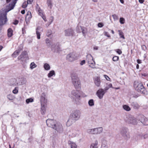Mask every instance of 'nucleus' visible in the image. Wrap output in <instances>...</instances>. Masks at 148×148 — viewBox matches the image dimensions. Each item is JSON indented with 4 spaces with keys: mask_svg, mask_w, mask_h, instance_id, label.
Wrapping results in <instances>:
<instances>
[{
    "mask_svg": "<svg viewBox=\"0 0 148 148\" xmlns=\"http://www.w3.org/2000/svg\"><path fill=\"white\" fill-rule=\"evenodd\" d=\"M106 92L103 89L101 88L97 91L96 95L100 99H101Z\"/></svg>",
    "mask_w": 148,
    "mask_h": 148,
    "instance_id": "16",
    "label": "nucleus"
},
{
    "mask_svg": "<svg viewBox=\"0 0 148 148\" xmlns=\"http://www.w3.org/2000/svg\"><path fill=\"white\" fill-rule=\"evenodd\" d=\"M76 56L74 53H70L66 56L67 60L70 62H72L75 60Z\"/></svg>",
    "mask_w": 148,
    "mask_h": 148,
    "instance_id": "15",
    "label": "nucleus"
},
{
    "mask_svg": "<svg viewBox=\"0 0 148 148\" xmlns=\"http://www.w3.org/2000/svg\"><path fill=\"white\" fill-rule=\"evenodd\" d=\"M75 122L76 121L70 116L66 122V125L68 127H69Z\"/></svg>",
    "mask_w": 148,
    "mask_h": 148,
    "instance_id": "21",
    "label": "nucleus"
},
{
    "mask_svg": "<svg viewBox=\"0 0 148 148\" xmlns=\"http://www.w3.org/2000/svg\"><path fill=\"white\" fill-rule=\"evenodd\" d=\"M121 133L126 140H128L130 138V136L128 132V129L126 127L122 128L121 131Z\"/></svg>",
    "mask_w": 148,
    "mask_h": 148,
    "instance_id": "8",
    "label": "nucleus"
},
{
    "mask_svg": "<svg viewBox=\"0 0 148 148\" xmlns=\"http://www.w3.org/2000/svg\"><path fill=\"white\" fill-rule=\"evenodd\" d=\"M81 114V112L80 110H76L72 112L70 116L76 121L79 120L80 118Z\"/></svg>",
    "mask_w": 148,
    "mask_h": 148,
    "instance_id": "6",
    "label": "nucleus"
},
{
    "mask_svg": "<svg viewBox=\"0 0 148 148\" xmlns=\"http://www.w3.org/2000/svg\"><path fill=\"white\" fill-rule=\"evenodd\" d=\"M140 121L144 125H148V119L143 115L140 116Z\"/></svg>",
    "mask_w": 148,
    "mask_h": 148,
    "instance_id": "20",
    "label": "nucleus"
},
{
    "mask_svg": "<svg viewBox=\"0 0 148 148\" xmlns=\"http://www.w3.org/2000/svg\"><path fill=\"white\" fill-rule=\"evenodd\" d=\"M45 43L47 45V46L48 47H51V42L50 40L48 38H46L45 39Z\"/></svg>",
    "mask_w": 148,
    "mask_h": 148,
    "instance_id": "29",
    "label": "nucleus"
},
{
    "mask_svg": "<svg viewBox=\"0 0 148 148\" xmlns=\"http://www.w3.org/2000/svg\"><path fill=\"white\" fill-rule=\"evenodd\" d=\"M27 4L26 2H24L22 4V7L23 8H25L27 7Z\"/></svg>",
    "mask_w": 148,
    "mask_h": 148,
    "instance_id": "50",
    "label": "nucleus"
},
{
    "mask_svg": "<svg viewBox=\"0 0 148 148\" xmlns=\"http://www.w3.org/2000/svg\"><path fill=\"white\" fill-rule=\"evenodd\" d=\"M112 16L114 20H116L118 19V16L116 14H114L113 15H112Z\"/></svg>",
    "mask_w": 148,
    "mask_h": 148,
    "instance_id": "48",
    "label": "nucleus"
},
{
    "mask_svg": "<svg viewBox=\"0 0 148 148\" xmlns=\"http://www.w3.org/2000/svg\"><path fill=\"white\" fill-rule=\"evenodd\" d=\"M119 57L118 56H114L112 58L113 60L114 61H116L119 60Z\"/></svg>",
    "mask_w": 148,
    "mask_h": 148,
    "instance_id": "49",
    "label": "nucleus"
},
{
    "mask_svg": "<svg viewBox=\"0 0 148 148\" xmlns=\"http://www.w3.org/2000/svg\"><path fill=\"white\" fill-rule=\"evenodd\" d=\"M144 0H139V2L140 3H143L144 2Z\"/></svg>",
    "mask_w": 148,
    "mask_h": 148,
    "instance_id": "61",
    "label": "nucleus"
},
{
    "mask_svg": "<svg viewBox=\"0 0 148 148\" xmlns=\"http://www.w3.org/2000/svg\"><path fill=\"white\" fill-rule=\"evenodd\" d=\"M88 104L90 106H92L94 105V100L92 99L90 100L88 102Z\"/></svg>",
    "mask_w": 148,
    "mask_h": 148,
    "instance_id": "42",
    "label": "nucleus"
},
{
    "mask_svg": "<svg viewBox=\"0 0 148 148\" xmlns=\"http://www.w3.org/2000/svg\"><path fill=\"white\" fill-rule=\"evenodd\" d=\"M47 3L48 6L51 9L52 6V4L51 0H47Z\"/></svg>",
    "mask_w": 148,
    "mask_h": 148,
    "instance_id": "39",
    "label": "nucleus"
},
{
    "mask_svg": "<svg viewBox=\"0 0 148 148\" xmlns=\"http://www.w3.org/2000/svg\"><path fill=\"white\" fill-rule=\"evenodd\" d=\"M134 86L135 89L138 92L145 94L146 90L142 83L140 81H135L134 83Z\"/></svg>",
    "mask_w": 148,
    "mask_h": 148,
    "instance_id": "3",
    "label": "nucleus"
},
{
    "mask_svg": "<svg viewBox=\"0 0 148 148\" xmlns=\"http://www.w3.org/2000/svg\"><path fill=\"white\" fill-rule=\"evenodd\" d=\"M93 82L95 85L99 87L101 85V80L100 77L98 76H95L93 78Z\"/></svg>",
    "mask_w": 148,
    "mask_h": 148,
    "instance_id": "18",
    "label": "nucleus"
},
{
    "mask_svg": "<svg viewBox=\"0 0 148 148\" xmlns=\"http://www.w3.org/2000/svg\"><path fill=\"white\" fill-rule=\"evenodd\" d=\"M64 34L65 36H72L74 35V31L71 28L66 29L64 31Z\"/></svg>",
    "mask_w": 148,
    "mask_h": 148,
    "instance_id": "13",
    "label": "nucleus"
},
{
    "mask_svg": "<svg viewBox=\"0 0 148 148\" xmlns=\"http://www.w3.org/2000/svg\"><path fill=\"white\" fill-rule=\"evenodd\" d=\"M125 19L121 17L120 18L119 22L121 24H123L125 23Z\"/></svg>",
    "mask_w": 148,
    "mask_h": 148,
    "instance_id": "46",
    "label": "nucleus"
},
{
    "mask_svg": "<svg viewBox=\"0 0 148 148\" xmlns=\"http://www.w3.org/2000/svg\"><path fill=\"white\" fill-rule=\"evenodd\" d=\"M18 21L17 20H16V21H14V23H14V24L15 25H16V24H18Z\"/></svg>",
    "mask_w": 148,
    "mask_h": 148,
    "instance_id": "62",
    "label": "nucleus"
},
{
    "mask_svg": "<svg viewBox=\"0 0 148 148\" xmlns=\"http://www.w3.org/2000/svg\"><path fill=\"white\" fill-rule=\"evenodd\" d=\"M42 31V29L40 27H38L36 29V34L37 38L38 39H40V33Z\"/></svg>",
    "mask_w": 148,
    "mask_h": 148,
    "instance_id": "23",
    "label": "nucleus"
},
{
    "mask_svg": "<svg viewBox=\"0 0 148 148\" xmlns=\"http://www.w3.org/2000/svg\"><path fill=\"white\" fill-rule=\"evenodd\" d=\"M104 34L105 36H107L108 37H110V35H109V33L108 32H105L104 33Z\"/></svg>",
    "mask_w": 148,
    "mask_h": 148,
    "instance_id": "54",
    "label": "nucleus"
},
{
    "mask_svg": "<svg viewBox=\"0 0 148 148\" xmlns=\"http://www.w3.org/2000/svg\"><path fill=\"white\" fill-rule=\"evenodd\" d=\"M18 88L17 87H15L14 88V89L13 90V92L14 94H16L18 93Z\"/></svg>",
    "mask_w": 148,
    "mask_h": 148,
    "instance_id": "47",
    "label": "nucleus"
},
{
    "mask_svg": "<svg viewBox=\"0 0 148 148\" xmlns=\"http://www.w3.org/2000/svg\"><path fill=\"white\" fill-rule=\"evenodd\" d=\"M86 61L88 63L89 66L92 68H95V63L90 54H88L86 56Z\"/></svg>",
    "mask_w": 148,
    "mask_h": 148,
    "instance_id": "7",
    "label": "nucleus"
},
{
    "mask_svg": "<svg viewBox=\"0 0 148 148\" xmlns=\"http://www.w3.org/2000/svg\"><path fill=\"white\" fill-rule=\"evenodd\" d=\"M54 129L60 133H62L63 131V127L62 124L59 122H57Z\"/></svg>",
    "mask_w": 148,
    "mask_h": 148,
    "instance_id": "12",
    "label": "nucleus"
},
{
    "mask_svg": "<svg viewBox=\"0 0 148 148\" xmlns=\"http://www.w3.org/2000/svg\"><path fill=\"white\" fill-rule=\"evenodd\" d=\"M141 139H145L148 138V134H140L138 135Z\"/></svg>",
    "mask_w": 148,
    "mask_h": 148,
    "instance_id": "28",
    "label": "nucleus"
},
{
    "mask_svg": "<svg viewBox=\"0 0 148 148\" xmlns=\"http://www.w3.org/2000/svg\"><path fill=\"white\" fill-rule=\"evenodd\" d=\"M40 101L41 104H45L47 103V99L46 94L43 92L40 96Z\"/></svg>",
    "mask_w": 148,
    "mask_h": 148,
    "instance_id": "19",
    "label": "nucleus"
},
{
    "mask_svg": "<svg viewBox=\"0 0 148 148\" xmlns=\"http://www.w3.org/2000/svg\"><path fill=\"white\" fill-rule=\"evenodd\" d=\"M22 50L21 49L16 50L12 54V56L13 57H16L19 54V53Z\"/></svg>",
    "mask_w": 148,
    "mask_h": 148,
    "instance_id": "27",
    "label": "nucleus"
},
{
    "mask_svg": "<svg viewBox=\"0 0 148 148\" xmlns=\"http://www.w3.org/2000/svg\"><path fill=\"white\" fill-rule=\"evenodd\" d=\"M13 81L14 82H15L14 83H13L12 84H11V85L14 86H16L17 85H21L25 84L26 82V79L25 78H21L19 82H18L16 83V80L14 79H13Z\"/></svg>",
    "mask_w": 148,
    "mask_h": 148,
    "instance_id": "11",
    "label": "nucleus"
},
{
    "mask_svg": "<svg viewBox=\"0 0 148 148\" xmlns=\"http://www.w3.org/2000/svg\"><path fill=\"white\" fill-rule=\"evenodd\" d=\"M131 105L135 109H138L139 107V105L137 102H132Z\"/></svg>",
    "mask_w": 148,
    "mask_h": 148,
    "instance_id": "34",
    "label": "nucleus"
},
{
    "mask_svg": "<svg viewBox=\"0 0 148 148\" xmlns=\"http://www.w3.org/2000/svg\"><path fill=\"white\" fill-rule=\"evenodd\" d=\"M32 18V15L31 12L29 11H28L26 15V19H27L28 20H29Z\"/></svg>",
    "mask_w": 148,
    "mask_h": 148,
    "instance_id": "31",
    "label": "nucleus"
},
{
    "mask_svg": "<svg viewBox=\"0 0 148 148\" xmlns=\"http://www.w3.org/2000/svg\"><path fill=\"white\" fill-rule=\"evenodd\" d=\"M116 52L118 53L119 54H121L122 53V51L120 49H116Z\"/></svg>",
    "mask_w": 148,
    "mask_h": 148,
    "instance_id": "55",
    "label": "nucleus"
},
{
    "mask_svg": "<svg viewBox=\"0 0 148 148\" xmlns=\"http://www.w3.org/2000/svg\"><path fill=\"white\" fill-rule=\"evenodd\" d=\"M118 32H119V34L120 36V38H122L123 39H124L125 38L123 35V32L121 30H119Z\"/></svg>",
    "mask_w": 148,
    "mask_h": 148,
    "instance_id": "43",
    "label": "nucleus"
},
{
    "mask_svg": "<svg viewBox=\"0 0 148 148\" xmlns=\"http://www.w3.org/2000/svg\"><path fill=\"white\" fill-rule=\"evenodd\" d=\"M33 0H27V4H31L32 3Z\"/></svg>",
    "mask_w": 148,
    "mask_h": 148,
    "instance_id": "59",
    "label": "nucleus"
},
{
    "mask_svg": "<svg viewBox=\"0 0 148 148\" xmlns=\"http://www.w3.org/2000/svg\"><path fill=\"white\" fill-rule=\"evenodd\" d=\"M57 122V121L54 119H48L46 121V123L47 126L53 129L55 127V126Z\"/></svg>",
    "mask_w": 148,
    "mask_h": 148,
    "instance_id": "10",
    "label": "nucleus"
},
{
    "mask_svg": "<svg viewBox=\"0 0 148 148\" xmlns=\"http://www.w3.org/2000/svg\"><path fill=\"white\" fill-rule=\"evenodd\" d=\"M18 0H12V1H11L8 5L6 6L5 12L3 13L2 11H0V14H1L2 15H4L7 17V13L10 10L13 9Z\"/></svg>",
    "mask_w": 148,
    "mask_h": 148,
    "instance_id": "4",
    "label": "nucleus"
},
{
    "mask_svg": "<svg viewBox=\"0 0 148 148\" xmlns=\"http://www.w3.org/2000/svg\"><path fill=\"white\" fill-rule=\"evenodd\" d=\"M36 10L39 15H42V14L43 13V11L38 4L36 5Z\"/></svg>",
    "mask_w": 148,
    "mask_h": 148,
    "instance_id": "25",
    "label": "nucleus"
},
{
    "mask_svg": "<svg viewBox=\"0 0 148 148\" xmlns=\"http://www.w3.org/2000/svg\"><path fill=\"white\" fill-rule=\"evenodd\" d=\"M123 108L124 110L127 111H130L131 110V108L129 106L126 105H123Z\"/></svg>",
    "mask_w": 148,
    "mask_h": 148,
    "instance_id": "37",
    "label": "nucleus"
},
{
    "mask_svg": "<svg viewBox=\"0 0 148 148\" xmlns=\"http://www.w3.org/2000/svg\"><path fill=\"white\" fill-rule=\"evenodd\" d=\"M51 34V30H48L47 32L46 35L47 36H49Z\"/></svg>",
    "mask_w": 148,
    "mask_h": 148,
    "instance_id": "53",
    "label": "nucleus"
},
{
    "mask_svg": "<svg viewBox=\"0 0 148 148\" xmlns=\"http://www.w3.org/2000/svg\"><path fill=\"white\" fill-rule=\"evenodd\" d=\"M83 27L77 26L76 27V32L78 33H80Z\"/></svg>",
    "mask_w": 148,
    "mask_h": 148,
    "instance_id": "40",
    "label": "nucleus"
},
{
    "mask_svg": "<svg viewBox=\"0 0 148 148\" xmlns=\"http://www.w3.org/2000/svg\"><path fill=\"white\" fill-rule=\"evenodd\" d=\"M34 101V100L32 98H30L27 99L26 100V103L28 104L30 102H32Z\"/></svg>",
    "mask_w": 148,
    "mask_h": 148,
    "instance_id": "45",
    "label": "nucleus"
},
{
    "mask_svg": "<svg viewBox=\"0 0 148 148\" xmlns=\"http://www.w3.org/2000/svg\"><path fill=\"white\" fill-rule=\"evenodd\" d=\"M103 131V128L100 127L88 129L87 130V132L90 134H97L102 133Z\"/></svg>",
    "mask_w": 148,
    "mask_h": 148,
    "instance_id": "5",
    "label": "nucleus"
},
{
    "mask_svg": "<svg viewBox=\"0 0 148 148\" xmlns=\"http://www.w3.org/2000/svg\"><path fill=\"white\" fill-rule=\"evenodd\" d=\"M82 32L84 36L85 37L87 32V30L86 28L83 27L82 29Z\"/></svg>",
    "mask_w": 148,
    "mask_h": 148,
    "instance_id": "33",
    "label": "nucleus"
},
{
    "mask_svg": "<svg viewBox=\"0 0 148 148\" xmlns=\"http://www.w3.org/2000/svg\"><path fill=\"white\" fill-rule=\"evenodd\" d=\"M27 54V52L25 51H24L22 52L21 54L18 57V60H21L22 61H24V59L26 57Z\"/></svg>",
    "mask_w": 148,
    "mask_h": 148,
    "instance_id": "22",
    "label": "nucleus"
},
{
    "mask_svg": "<svg viewBox=\"0 0 148 148\" xmlns=\"http://www.w3.org/2000/svg\"><path fill=\"white\" fill-rule=\"evenodd\" d=\"M51 49L53 52L56 53L60 52L62 50L58 43L52 45L51 46Z\"/></svg>",
    "mask_w": 148,
    "mask_h": 148,
    "instance_id": "9",
    "label": "nucleus"
},
{
    "mask_svg": "<svg viewBox=\"0 0 148 148\" xmlns=\"http://www.w3.org/2000/svg\"><path fill=\"white\" fill-rule=\"evenodd\" d=\"M71 78L74 88L76 89L80 88L81 87L80 81L77 76L74 73H73L71 75Z\"/></svg>",
    "mask_w": 148,
    "mask_h": 148,
    "instance_id": "2",
    "label": "nucleus"
},
{
    "mask_svg": "<svg viewBox=\"0 0 148 148\" xmlns=\"http://www.w3.org/2000/svg\"><path fill=\"white\" fill-rule=\"evenodd\" d=\"M81 95V93L79 91L75 90H72L71 93L69 95V97L71 99H73L75 103L78 105L80 104L79 101L80 100Z\"/></svg>",
    "mask_w": 148,
    "mask_h": 148,
    "instance_id": "1",
    "label": "nucleus"
},
{
    "mask_svg": "<svg viewBox=\"0 0 148 148\" xmlns=\"http://www.w3.org/2000/svg\"><path fill=\"white\" fill-rule=\"evenodd\" d=\"M142 48L143 50L145 51L146 49V47L145 45H143L142 46Z\"/></svg>",
    "mask_w": 148,
    "mask_h": 148,
    "instance_id": "57",
    "label": "nucleus"
},
{
    "mask_svg": "<svg viewBox=\"0 0 148 148\" xmlns=\"http://www.w3.org/2000/svg\"><path fill=\"white\" fill-rule=\"evenodd\" d=\"M36 65L34 62H32L30 65V68L31 69H33L36 66Z\"/></svg>",
    "mask_w": 148,
    "mask_h": 148,
    "instance_id": "44",
    "label": "nucleus"
},
{
    "mask_svg": "<svg viewBox=\"0 0 148 148\" xmlns=\"http://www.w3.org/2000/svg\"><path fill=\"white\" fill-rule=\"evenodd\" d=\"M104 77L107 80H110V78L107 75H104Z\"/></svg>",
    "mask_w": 148,
    "mask_h": 148,
    "instance_id": "56",
    "label": "nucleus"
},
{
    "mask_svg": "<svg viewBox=\"0 0 148 148\" xmlns=\"http://www.w3.org/2000/svg\"><path fill=\"white\" fill-rule=\"evenodd\" d=\"M55 75V73L53 70L50 71L48 74V76L49 77H50L53 75Z\"/></svg>",
    "mask_w": 148,
    "mask_h": 148,
    "instance_id": "41",
    "label": "nucleus"
},
{
    "mask_svg": "<svg viewBox=\"0 0 148 148\" xmlns=\"http://www.w3.org/2000/svg\"><path fill=\"white\" fill-rule=\"evenodd\" d=\"M98 142L97 140H96L95 143L92 144L90 146V148H97V145H98Z\"/></svg>",
    "mask_w": 148,
    "mask_h": 148,
    "instance_id": "30",
    "label": "nucleus"
},
{
    "mask_svg": "<svg viewBox=\"0 0 148 148\" xmlns=\"http://www.w3.org/2000/svg\"><path fill=\"white\" fill-rule=\"evenodd\" d=\"M125 121L127 123L133 125H136L137 123L136 119L132 116H129Z\"/></svg>",
    "mask_w": 148,
    "mask_h": 148,
    "instance_id": "14",
    "label": "nucleus"
},
{
    "mask_svg": "<svg viewBox=\"0 0 148 148\" xmlns=\"http://www.w3.org/2000/svg\"><path fill=\"white\" fill-rule=\"evenodd\" d=\"M46 109L45 106V104H41V112L42 114H45Z\"/></svg>",
    "mask_w": 148,
    "mask_h": 148,
    "instance_id": "26",
    "label": "nucleus"
},
{
    "mask_svg": "<svg viewBox=\"0 0 148 148\" xmlns=\"http://www.w3.org/2000/svg\"><path fill=\"white\" fill-rule=\"evenodd\" d=\"M21 13L22 14H25V10H22L21 12Z\"/></svg>",
    "mask_w": 148,
    "mask_h": 148,
    "instance_id": "63",
    "label": "nucleus"
},
{
    "mask_svg": "<svg viewBox=\"0 0 148 148\" xmlns=\"http://www.w3.org/2000/svg\"><path fill=\"white\" fill-rule=\"evenodd\" d=\"M13 30L11 28H9L8 30V36L9 37H11L12 35Z\"/></svg>",
    "mask_w": 148,
    "mask_h": 148,
    "instance_id": "36",
    "label": "nucleus"
},
{
    "mask_svg": "<svg viewBox=\"0 0 148 148\" xmlns=\"http://www.w3.org/2000/svg\"><path fill=\"white\" fill-rule=\"evenodd\" d=\"M44 67L45 69L46 70H49L50 69V66L49 64L47 63L44 64Z\"/></svg>",
    "mask_w": 148,
    "mask_h": 148,
    "instance_id": "38",
    "label": "nucleus"
},
{
    "mask_svg": "<svg viewBox=\"0 0 148 148\" xmlns=\"http://www.w3.org/2000/svg\"><path fill=\"white\" fill-rule=\"evenodd\" d=\"M7 98L10 100H12L15 99V97L12 94H10L7 95Z\"/></svg>",
    "mask_w": 148,
    "mask_h": 148,
    "instance_id": "35",
    "label": "nucleus"
},
{
    "mask_svg": "<svg viewBox=\"0 0 148 148\" xmlns=\"http://www.w3.org/2000/svg\"><path fill=\"white\" fill-rule=\"evenodd\" d=\"M104 86L105 88L103 90L106 92H107V91L110 88H114L112 87V85L111 84H108V83H106L105 84Z\"/></svg>",
    "mask_w": 148,
    "mask_h": 148,
    "instance_id": "24",
    "label": "nucleus"
},
{
    "mask_svg": "<svg viewBox=\"0 0 148 148\" xmlns=\"http://www.w3.org/2000/svg\"><path fill=\"white\" fill-rule=\"evenodd\" d=\"M101 148H108V147L105 145H102Z\"/></svg>",
    "mask_w": 148,
    "mask_h": 148,
    "instance_id": "60",
    "label": "nucleus"
},
{
    "mask_svg": "<svg viewBox=\"0 0 148 148\" xmlns=\"http://www.w3.org/2000/svg\"><path fill=\"white\" fill-rule=\"evenodd\" d=\"M68 143L69 144L71 145V148H77V146L75 143L69 141H68Z\"/></svg>",
    "mask_w": 148,
    "mask_h": 148,
    "instance_id": "32",
    "label": "nucleus"
},
{
    "mask_svg": "<svg viewBox=\"0 0 148 148\" xmlns=\"http://www.w3.org/2000/svg\"><path fill=\"white\" fill-rule=\"evenodd\" d=\"M104 26V25L102 23H99L98 24V26L99 27H102Z\"/></svg>",
    "mask_w": 148,
    "mask_h": 148,
    "instance_id": "51",
    "label": "nucleus"
},
{
    "mask_svg": "<svg viewBox=\"0 0 148 148\" xmlns=\"http://www.w3.org/2000/svg\"><path fill=\"white\" fill-rule=\"evenodd\" d=\"M85 60H83L81 61V62L80 63V64L81 65H82L84 64H85Z\"/></svg>",
    "mask_w": 148,
    "mask_h": 148,
    "instance_id": "58",
    "label": "nucleus"
},
{
    "mask_svg": "<svg viewBox=\"0 0 148 148\" xmlns=\"http://www.w3.org/2000/svg\"><path fill=\"white\" fill-rule=\"evenodd\" d=\"M94 49L96 50H97L98 49V47L97 46L94 47Z\"/></svg>",
    "mask_w": 148,
    "mask_h": 148,
    "instance_id": "64",
    "label": "nucleus"
},
{
    "mask_svg": "<svg viewBox=\"0 0 148 148\" xmlns=\"http://www.w3.org/2000/svg\"><path fill=\"white\" fill-rule=\"evenodd\" d=\"M40 16H41V17L44 20V21H47V19H46V17L44 15L43 13L42 14V15H40Z\"/></svg>",
    "mask_w": 148,
    "mask_h": 148,
    "instance_id": "52",
    "label": "nucleus"
},
{
    "mask_svg": "<svg viewBox=\"0 0 148 148\" xmlns=\"http://www.w3.org/2000/svg\"><path fill=\"white\" fill-rule=\"evenodd\" d=\"M8 21L7 17L4 15L0 14V25H2L5 24Z\"/></svg>",
    "mask_w": 148,
    "mask_h": 148,
    "instance_id": "17",
    "label": "nucleus"
}]
</instances>
